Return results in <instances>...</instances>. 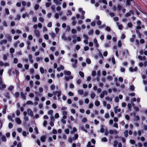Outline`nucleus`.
Returning <instances> with one entry per match:
<instances>
[{
	"label": "nucleus",
	"instance_id": "obj_48",
	"mask_svg": "<svg viewBox=\"0 0 147 147\" xmlns=\"http://www.w3.org/2000/svg\"><path fill=\"white\" fill-rule=\"evenodd\" d=\"M50 88L52 90H54L55 88V86L54 84H52L50 86Z\"/></svg>",
	"mask_w": 147,
	"mask_h": 147
},
{
	"label": "nucleus",
	"instance_id": "obj_61",
	"mask_svg": "<svg viewBox=\"0 0 147 147\" xmlns=\"http://www.w3.org/2000/svg\"><path fill=\"white\" fill-rule=\"evenodd\" d=\"M22 65L20 63H19L17 65V67L19 68H21L22 67Z\"/></svg>",
	"mask_w": 147,
	"mask_h": 147
},
{
	"label": "nucleus",
	"instance_id": "obj_49",
	"mask_svg": "<svg viewBox=\"0 0 147 147\" xmlns=\"http://www.w3.org/2000/svg\"><path fill=\"white\" fill-rule=\"evenodd\" d=\"M40 70L41 74H43L44 73V69L42 67H40Z\"/></svg>",
	"mask_w": 147,
	"mask_h": 147
},
{
	"label": "nucleus",
	"instance_id": "obj_56",
	"mask_svg": "<svg viewBox=\"0 0 147 147\" xmlns=\"http://www.w3.org/2000/svg\"><path fill=\"white\" fill-rule=\"evenodd\" d=\"M44 38L46 40H48L49 39V37L48 35L47 34H45L44 36Z\"/></svg>",
	"mask_w": 147,
	"mask_h": 147
},
{
	"label": "nucleus",
	"instance_id": "obj_7",
	"mask_svg": "<svg viewBox=\"0 0 147 147\" xmlns=\"http://www.w3.org/2000/svg\"><path fill=\"white\" fill-rule=\"evenodd\" d=\"M117 131L115 130H112V129L109 130V131L110 134H117Z\"/></svg>",
	"mask_w": 147,
	"mask_h": 147
},
{
	"label": "nucleus",
	"instance_id": "obj_52",
	"mask_svg": "<svg viewBox=\"0 0 147 147\" xmlns=\"http://www.w3.org/2000/svg\"><path fill=\"white\" fill-rule=\"evenodd\" d=\"M13 127V125L12 123L10 122L8 124V127L10 129H11Z\"/></svg>",
	"mask_w": 147,
	"mask_h": 147
},
{
	"label": "nucleus",
	"instance_id": "obj_27",
	"mask_svg": "<svg viewBox=\"0 0 147 147\" xmlns=\"http://www.w3.org/2000/svg\"><path fill=\"white\" fill-rule=\"evenodd\" d=\"M61 38L63 40H67V37L65 35V34H64L63 35Z\"/></svg>",
	"mask_w": 147,
	"mask_h": 147
},
{
	"label": "nucleus",
	"instance_id": "obj_39",
	"mask_svg": "<svg viewBox=\"0 0 147 147\" xmlns=\"http://www.w3.org/2000/svg\"><path fill=\"white\" fill-rule=\"evenodd\" d=\"M21 18V16L19 15H17L16 16V18H15V20H19Z\"/></svg>",
	"mask_w": 147,
	"mask_h": 147
},
{
	"label": "nucleus",
	"instance_id": "obj_54",
	"mask_svg": "<svg viewBox=\"0 0 147 147\" xmlns=\"http://www.w3.org/2000/svg\"><path fill=\"white\" fill-rule=\"evenodd\" d=\"M51 5V2L49 3H47L45 4V5L47 7H50V5Z\"/></svg>",
	"mask_w": 147,
	"mask_h": 147
},
{
	"label": "nucleus",
	"instance_id": "obj_35",
	"mask_svg": "<svg viewBox=\"0 0 147 147\" xmlns=\"http://www.w3.org/2000/svg\"><path fill=\"white\" fill-rule=\"evenodd\" d=\"M125 136L127 137L128 135V131L127 130H126L124 133Z\"/></svg>",
	"mask_w": 147,
	"mask_h": 147
},
{
	"label": "nucleus",
	"instance_id": "obj_30",
	"mask_svg": "<svg viewBox=\"0 0 147 147\" xmlns=\"http://www.w3.org/2000/svg\"><path fill=\"white\" fill-rule=\"evenodd\" d=\"M140 120V117L138 116L137 115L135 116L134 118V121H138Z\"/></svg>",
	"mask_w": 147,
	"mask_h": 147
},
{
	"label": "nucleus",
	"instance_id": "obj_4",
	"mask_svg": "<svg viewBox=\"0 0 147 147\" xmlns=\"http://www.w3.org/2000/svg\"><path fill=\"white\" fill-rule=\"evenodd\" d=\"M53 93L54 95H57V94H61V90H58L54 91Z\"/></svg>",
	"mask_w": 147,
	"mask_h": 147
},
{
	"label": "nucleus",
	"instance_id": "obj_3",
	"mask_svg": "<svg viewBox=\"0 0 147 147\" xmlns=\"http://www.w3.org/2000/svg\"><path fill=\"white\" fill-rule=\"evenodd\" d=\"M34 33L37 38H39L40 36V33L39 30H35L34 31Z\"/></svg>",
	"mask_w": 147,
	"mask_h": 147
},
{
	"label": "nucleus",
	"instance_id": "obj_55",
	"mask_svg": "<svg viewBox=\"0 0 147 147\" xmlns=\"http://www.w3.org/2000/svg\"><path fill=\"white\" fill-rule=\"evenodd\" d=\"M105 30L108 32H110L111 30V29L110 27L107 26L105 28Z\"/></svg>",
	"mask_w": 147,
	"mask_h": 147
},
{
	"label": "nucleus",
	"instance_id": "obj_47",
	"mask_svg": "<svg viewBox=\"0 0 147 147\" xmlns=\"http://www.w3.org/2000/svg\"><path fill=\"white\" fill-rule=\"evenodd\" d=\"M15 52L14 49L12 48H11L10 49V52L11 53H14Z\"/></svg>",
	"mask_w": 147,
	"mask_h": 147
},
{
	"label": "nucleus",
	"instance_id": "obj_12",
	"mask_svg": "<svg viewBox=\"0 0 147 147\" xmlns=\"http://www.w3.org/2000/svg\"><path fill=\"white\" fill-rule=\"evenodd\" d=\"M28 114L29 115L32 116L33 115V113L32 111L30 109H28L27 110Z\"/></svg>",
	"mask_w": 147,
	"mask_h": 147
},
{
	"label": "nucleus",
	"instance_id": "obj_9",
	"mask_svg": "<svg viewBox=\"0 0 147 147\" xmlns=\"http://www.w3.org/2000/svg\"><path fill=\"white\" fill-rule=\"evenodd\" d=\"M114 112L115 113H117L118 112L121 111V110L120 109H118V107L116 106L114 108Z\"/></svg>",
	"mask_w": 147,
	"mask_h": 147
},
{
	"label": "nucleus",
	"instance_id": "obj_22",
	"mask_svg": "<svg viewBox=\"0 0 147 147\" xmlns=\"http://www.w3.org/2000/svg\"><path fill=\"white\" fill-rule=\"evenodd\" d=\"M8 73L9 75V76H10L12 74H15V72L14 71H12V69H10L8 71Z\"/></svg>",
	"mask_w": 147,
	"mask_h": 147
},
{
	"label": "nucleus",
	"instance_id": "obj_64",
	"mask_svg": "<svg viewBox=\"0 0 147 147\" xmlns=\"http://www.w3.org/2000/svg\"><path fill=\"white\" fill-rule=\"evenodd\" d=\"M39 20L40 22H42L44 21V19L43 18L40 17L39 18Z\"/></svg>",
	"mask_w": 147,
	"mask_h": 147
},
{
	"label": "nucleus",
	"instance_id": "obj_18",
	"mask_svg": "<svg viewBox=\"0 0 147 147\" xmlns=\"http://www.w3.org/2000/svg\"><path fill=\"white\" fill-rule=\"evenodd\" d=\"M7 42V40L6 39L2 40L0 41V44L1 45H2L3 44H6Z\"/></svg>",
	"mask_w": 147,
	"mask_h": 147
},
{
	"label": "nucleus",
	"instance_id": "obj_19",
	"mask_svg": "<svg viewBox=\"0 0 147 147\" xmlns=\"http://www.w3.org/2000/svg\"><path fill=\"white\" fill-rule=\"evenodd\" d=\"M64 68V67L62 65H61L59 67H58L57 68V70L58 71H60L61 70L63 69Z\"/></svg>",
	"mask_w": 147,
	"mask_h": 147
},
{
	"label": "nucleus",
	"instance_id": "obj_26",
	"mask_svg": "<svg viewBox=\"0 0 147 147\" xmlns=\"http://www.w3.org/2000/svg\"><path fill=\"white\" fill-rule=\"evenodd\" d=\"M87 147H94V145H91V142L89 141L88 143Z\"/></svg>",
	"mask_w": 147,
	"mask_h": 147
},
{
	"label": "nucleus",
	"instance_id": "obj_14",
	"mask_svg": "<svg viewBox=\"0 0 147 147\" xmlns=\"http://www.w3.org/2000/svg\"><path fill=\"white\" fill-rule=\"evenodd\" d=\"M64 73L65 75H66L67 76H70L71 75V72L69 71H67L65 70L64 71Z\"/></svg>",
	"mask_w": 147,
	"mask_h": 147
},
{
	"label": "nucleus",
	"instance_id": "obj_17",
	"mask_svg": "<svg viewBox=\"0 0 147 147\" xmlns=\"http://www.w3.org/2000/svg\"><path fill=\"white\" fill-rule=\"evenodd\" d=\"M123 55H126L127 56L129 55V53L127 50H125L123 52Z\"/></svg>",
	"mask_w": 147,
	"mask_h": 147
},
{
	"label": "nucleus",
	"instance_id": "obj_57",
	"mask_svg": "<svg viewBox=\"0 0 147 147\" xmlns=\"http://www.w3.org/2000/svg\"><path fill=\"white\" fill-rule=\"evenodd\" d=\"M134 86L133 85H132L130 86V89L132 91H134Z\"/></svg>",
	"mask_w": 147,
	"mask_h": 147
},
{
	"label": "nucleus",
	"instance_id": "obj_20",
	"mask_svg": "<svg viewBox=\"0 0 147 147\" xmlns=\"http://www.w3.org/2000/svg\"><path fill=\"white\" fill-rule=\"evenodd\" d=\"M53 1L57 5H61V2L59 1L58 0H53Z\"/></svg>",
	"mask_w": 147,
	"mask_h": 147
},
{
	"label": "nucleus",
	"instance_id": "obj_10",
	"mask_svg": "<svg viewBox=\"0 0 147 147\" xmlns=\"http://www.w3.org/2000/svg\"><path fill=\"white\" fill-rule=\"evenodd\" d=\"M15 120L16 122L18 124H20L21 123V121L19 118H16Z\"/></svg>",
	"mask_w": 147,
	"mask_h": 147
},
{
	"label": "nucleus",
	"instance_id": "obj_28",
	"mask_svg": "<svg viewBox=\"0 0 147 147\" xmlns=\"http://www.w3.org/2000/svg\"><path fill=\"white\" fill-rule=\"evenodd\" d=\"M9 93L8 92H6L5 95V96L8 99L10 98V96L9 95Z\"/></svg>",
	"mask_w": 147,
	"mask_h": 147
},
{
	"label": "nucleus",
	"instance_id": "obj_16",
	"mask_svg": "<svg viewBox=\"0 0 147 147\" xmlns=\"http://www.w3.org/2000/svg\"><path fill=\"white\" fill-rule=\"evenodd\" d=\"M93 42L95 44L96 47L97 48H98L99 47V45L98 43H97V40L96 39H94L93 40Z\"/></svg>",
	"mask_w": 147,
	"mask_h": 147
},
{
	"label": "nucleus",
	"instance_id": "obj_2",
	"mask_svg": "<svg viewBox=\"0 0 147 147\" xmlns=\"http://www.w3.org/2000/svg\"><path fill=\"white\" fill-rule=\"evenodd\" d=\"M71 61L73 62L72 64V67L73 68H75L76 67V65L78 63V61L77 59L74 60L73 58H72L71 59Z\"/></svg>",
	"mask_w": 147,
	"mask_h": 147
},
{
	"label": "nucleus",
	"instance_id": "obj_25",
	"mask_svg": "<svg viewBox=\"0 0 147 147\" xmlns=\"http://www.w3.org/2000/svg\"><path fill=\"white\" fill-rule=\"evenodd\" d=\"M78 134H75L74 135V136L72 138L73 140H77L78 138Z\"/></svg>",
	"mask_w": 147,
	"mask_h": 147
},
{
	"label": "nucleus",
	"instance_id": "obj_58",
	"mask_svg": "<svg viewBox=\"0 0 147 147\" xmlns=\"http://www.w3.org/2000/svg\"><path fill=\"white\" fill-rule=\"evenodd\" d=\"M65 132L67 134H68L69 132V131L68 129H66L65 130Z\"/></svg>",
	"mask_w": 147,
	"mask_h": 147
},
{
	"label": "nucleus",
	"instance_id": "obj_32",
	"mask_svg": "<svg viewBox=\"0 0 147 147\" xmlns=\"http://www.w3.org/2000/svg\"><path fill=\"white\" fill-rule=\"evenodd\" d=\"M8 55V54H5L3 55V59L5 61L7 59V56Z\"/></svg>",
	"mask_w": 147,
	"mask_h": 147
},
{
	"label": "nucleus",
	"instance_id": "obj_36",
	"mask_svg": "<svg viewBox=\"0 0 147 147\" xmlns=\"http://www.w3.org/2000/svg\"><path fill=\"white\" fill-rule=\"evenodd\" d=\"M132 1V0H127L126 5H130V2Z\"/></svg>",
	"mask_w": 147,
	"mask_h": 147
},
{
	"label": "nucleus",
	"instance_id": "obj_63",
	"mask_svg": "<svg viewBox=\"0 0 147 147\" xmlns=\"http://www.w3.org/2000/svg\"><path fill=\"white\" fill-rule=\"evenodd\" d=\"M107 79L110 81L112 80L113 78L112 76H109L107 77Z\"/></svg>",
	"mask_w": 147,
	"mask_h": 147
},
{
	"label": "nucleus",
	"instance_id": "obj_40",
	"mask_svg": "<svg viewBox=\"0 0 147 147\" xmlns=\"http://www.w3.org/2000/svg\"><path fill=\"white\" fill-rule=\"evenodd\" d=\"M94 32L93 30H91L89 31L88 34L89 35H92L93 34Z\"/></svg>",
	"mask_w": 147,
	"mask_h": 147
},
{
	"label": "nucleus",
	"instance_id": "obj_1",
	"mask_svg": "<svg viewBox=\"0 0 147 147\" xmlns=\"http://www.w3.org/2000/svg\"><path fill=\"white\" fill-rule=\"evenodd\" d=\"M136 99L134 98L132 99L131 100V102L132 105L134 109L136 111H139V107L140 108H141V105L140 104H138V107H136L135 104H134V102H136Z\"/></svg>",
	"mask_w": 147,
	"mask_h": 147
},
{
	"label": "nucleus",
	"instance_id": "obj_11",
	"mask_svg": "<svg viewBox=\"0 0 147 147\" xmlns=\"http://www.w3.org/2000/svg\"><path fill=\"white\" fill-rule=\"evenodd\" d=\"M26 93L24 94L23 92H21L20 93V95L21 97L24 100H25L26 99Z\"/></svg>",
	"mask_w": 147,
	"mask_h": 147
},
{
	"label": "nucleus",
	"instance_id": "obj_33",
	"mask_svg": "<svg viewBox=\"0 0 147 147\" xmlns=\"http://www.w3.org/2000/svg\"><path fill=\"white\" fill-rule=\"evenodd\" d=\"M118 142L116 140H115L113 142V145L114 147H117Z\"/></svg>",
	"mask_w": 147,
	"mask_h": 147
},
{
	"label": "nucleus",
	"instance_id": "obj_62",
	"mask_svg": "<svg viewBox=\"0 0 147 147\" xmlns=\"http://www.w3.org/2000/svg\"><path fill=\"white\" fill-rule=\"evenodd\" d=\"M77 31L76 30L74 29H72L71 30V33L72 34H74L76 33Z\"/></svg>",
	"mask_w": 147,
	"mask_h": 147
},
{
	"label": "nucleus",
	"instance_id": "obj_44",
	"mask_svg": "<svg viewBox=\"0 0 147 147\" xmlns=\"http://www.w3.org/2000/svg\"><path fill=\"white\" fill-rule=\"evenodd\" d=\"M26 104L29 105H33V102L31 100H28V101L26 103Z\"/></svg>",
	"mask_w": 147,
	"mask_h": 147
},
{
	"label": "nucleus",
	"instance_id": "obj_42",
	"mask_svg": "<svg viewBox=\"0 0 147 147\" xmlns=\"http://www.w3.org/2000/svg\"><path fill=\"white\" fill-rule=\"evenodd\" d=\"M13 88L14 87L12 86H11L8 88L7 89L9 91H11L13 89Z\"/></svg>",
	"mask_w": 147,
	"mask_h": 147
},
{
	"label": "nucleus",
	"instance_id": "obj_51",
	"mask_svg": "<svg viewBox=\"0 0 147 147\" xmlns=\"http://www.w3.org/2000/svg\"><path fill=\"white\" fill-rule=\"evenodd\" d=\"M53 113V111L52 110H50L48 112V114L49 115H52Z\"/></svg>",
	"mask_w": 147,
	"mask_h": 147
},
{
	"label": "nucleus",
	"instance_id": "obj_24",
	"mask_svg": "<svg viewBox=\"0 0 147 147\" xmlns=\"http://www.w3.org/2000/svg\"><path fill=\"white\" fill-rule=\"evenodd\" d=\"M84 92V91L82 90H78V93L80 95H82Z\"/></svg>",
	"mask_w": 147,
	"mask_h": 147
},
{
	"label": "nucleus",
	"instance_id": "obj_53",
	"mask_svg": "<svg viewBox=\"0 0 147 147\" xmlns=\"http://www.w3.org/2000/svg\"><path fill=\"white\" fill-rule=\"evenodd\" d=\"M118 46L119 47H121V46L122 44L121 42V40H119L118 41Z\"/></svg>",
	"mask_w": 147,
	"mask_h": 147
},
{
	"label": "nucleus",
	"instance_id": "obj_15",
	"mask_svg": "<svg viewBox=\"0 0 147 147\" xmlns=\"http://www.w3.org/2000/svg\"><path fill=\"white\" fill-rule=\"evenodd\" d=\"M104 126L103 125L100 126V132L102 133H103L105 132V129L104 128Z\"/></svg>",
	"mask_w": 147,
	"mask_h": 147
},
{
	"label": "nucleus",
	"instance_id": "obj_38",
	"mask_svg": "<svg viewBox=\"0 0 147 147\" xmlns=\"http://www.w3.org/2000/svg\"><path fill=\"white\" fill-rule=\"evenodd\" d=\"M136 32L137 34H138V35L139 37V38H141V33L139 31H138V30H136Z\"/></svg>",
	"mask_w": 147,
	"mask_h": 147
},
{
	"label": "nucleus",
	"instance_id": "obj_5",
	"mask_svg": "<svg viewBox=\"0 0 147 147\" xmlns=\"http://www.w3.org/2000/svg\"><path fill=\"white\" fill-rule=\"evenodd\" d=\"M5 36L8 41H11V40L12 38L10 35L8 34H6Z\"/></svg>",
	"mask_w": 147,
	"mask_h": 147
},
{
	"label": "nucleus",
	"instance_id": "obj_21",
	"mask_svg": "<svg viewBox=\"0 0 147 147\" xmlns=\"http://www.w3.org/2000/svg\"><path fill=\"white\" fill-rule=\"evenodd\" d=\"M106 100L108 101L109 102H111L112 101V98H110L109 96H107L105 98Z\"/></svg>",
	"mask_w": 147,
	"mask_h": 147
},
{
	"label": "nucleus",
	"instance_id": "obj_43",
	"mask_svg": "<svg viewBox=\"0 0 147 147\" xmlns=\"http://www.w3.org/2000/svg\"><path fill=\"white\" fill-rule=\"evenodd\" d=\"M79 74L82 77L84 78V74L83 72L81 71H80L79 72Z\"/></svg>",
	"mask_w": 147,
	"mask_h": 147
},
{
	"label": "nucleus",
	"instance_id": "obj_31",
	"mask_svg": "<svg viewBox=\"0 0 147 147\" xmlns=\"http://www.w3.org/2000/svg\"><path fill=\"white\" fill-rule=\"evenodd\" d=\"M24 123H25L28 120V117L26 116L24 117Z\"/></svg>",
	"mask_w": 147,
	"mask_h": 147
},
{
	"label": "nucleus",
	"instance_id": "obj_41",
	"mask_svg": "<svg viewBox=\"0 0 147 147\" xmlns=\"http://www.w3.org/2000/svg\"><path fill=\"white\" fill-rule=\"evenodd\" d=\"M132 104L130 103H128L127 105V107L129 111L131 110V108L132 107Z\"/></svg>",
	"mask_w": 147,
	"mask_h": 147
},
{
	"label": "nucleus",
	"instance_id": "obj_13",
	"mask_svg": "<svg viewBox=\"0 0 147 147\" xmlns=\"http://www.w3.org/2000/svg\"><path fill=\"white\" fill-rule=\"evenodd\" d=\"M46 139V137L45 136H42L40 137V140L42 142H45Z\"/></svg>",
	"mask_w": 147,
	"mask_h": 147
},
{
	"label": "nucleus",
	"instance_id": "obj_29",
	"mask_svg": "<svg viewBox=\"0 0 147 147\" xmlns=\"http://www.w3.org/2000/svg\"><path fill=\"white\" fill-rule=\"evenodd\" d=\"M102 142H107V139L106 137H103L101 139Z\"/></svg>",
	"mask_w": 147,
	"mask_h": 147
},
{
	"label": "nucleus",
	"instance_id": "obj_8",
	"mask_svg": "<svg viewBox=\"0 0 147 147\" xmlns=\"http://www.w3.org/2000/svg\"><path fill=\"white\" fill-rule=\"evenodd\" d=\"M131 14H134V13L132 10H130L129 11V12L125 14V16L127 17L130 16H131Z\"/></svg>",
	"mask_w": 147,
	"mask_h": 147
},
{
	"label": "nucleus",
	"instance_id": "obj_59",
	"mask_svg": "<svg viewBox=\"0 0 147 147\" xmlns=\"http://www.w3.org/2000/svg\"><path fill=\"white\" fill-rule=\"evenodd\" d=\"M51 9L53 11H55V5H53L51 7Z\"/></svg>",
	"mask_w": 147,
	"mask_h": 147
},
{
	"label": "nucleus",
	"instance_id": "obj_23",
	"mask_svg": "<svg viewBox=\"0 0 147 147\" xmlns=\"http://www.w3.org/2000/svg\"><path fill=\"white\" fill-rule=\"evenodd\" d=\"M2 141L6 142L7 140L6 137L2 135L1 136Z\"/></svg>",
	"mask_w": 147,
	"mask_h": 147
},
{
	"label": "nucleus",
	"instance_id": "obj_45",
	"mask_svg": "<svg viewBox=\"0 0 147 147\" xmlns=\"http://www.w3.org/2000/svg\"><path fill=\"white\" fill-rule=\"evenodd\" d=\"M39 5L38 4H36L35 5L34 9L35 10H37L39 8Z\"/></svg>",
	"mask_w": 147,
	"mask_h": 147
},
{
	"label": "nucleus",
	"instance_id": "obj_37",
	"mask_svg": "<svg viewBox=\"0 0 147 147\" xmlns=\"http://www.w3.org/2000/svg\"><path fill=\"white\" fill-rule=\"evenodd\" d=\"M100 102L98 100H96L95 101V104L96 106H98L100 105Z\"/></svg>",
	"mask_w": 147,
	"mask_h": 147
},
{
	"label": "nucleus",
	"instance_id": "obj_50",
	"mask_svg": "<svg viewBox=\"0 0 147 147\" xmlns=\"http://www.w3.org/2000/svg\"><path fill=\"white\" fill-rule=\"evenodd\" d=\"M19 95L20 93H19V92H17L15 93L14 96L16 97V98H18V96H19Z\"/></svg>",
	"mask_w": 147,
	"mask_h": 147
},
{
	"label": "nucleus",
	"instance_id": "obj_60",
	"mask_svg": "<svg viewBox=\"0 0 147 147\" xmlns=\"http://www.w3.org/2000/svg\"><path fill=\"white\" fill-rule=\"evenodd\" d=\"M55 17L57 19L59 18V14L57 13H55Z\"/></svg>",
	"mask_w": 147,
	"mask_h": 147
},
{
	"label": "nucleus",
	"instance_id": "obj_34",
	"mask_svg": "<svg viewBox=\"0 0 147 147\" xmlns=\"http://www.w3.org/2000/svg\"><path fill=\"white\" fill-rule=\"evenodd\" d=\"M20 43L19 41H17L16 42L14 43V47H17V45Z\"/></svg>",
	"mask_w": 147,
	"mask_h": 147
},
{
	"label": "nucleus",
	"instance_id": "obj_46",
	"mask_svg": "<svg viewBox=\"0 0 147 147\" xmlns=\"http://www.w3.org/2000/svg\"><path fill=\"white\" fill-rule=\"evenodd\" d=\"M96 96L95 94L92 93L91 94L90 97L92 99H93Z\"/></svg>",
	"mask_w": 147,
	"mask_h": 147
},
{
	"label": "nucleus",
	"instance_id": "obj_6",
	"mask_svg": "<svg viewBox=\"0 0 147 147\" xmlns=\"http://www.w3.org/2000/svg\"><path fill=\"white\" fill-rule=\"evenodd\" d=\"M66 81H68L69 79H73V76H70L69 77L65 76L64 77Z\"/></svg>",
	"mask_w": 147,
	"mask_h": 147
}]
</instances>
